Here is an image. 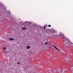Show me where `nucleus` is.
<instances>
[{
    "label": "nucleus",
    "mask_w": 73,
    "mask_h": 73,
    "mask_svg": "<svg viewBox=\"0 0 73 73\" xmlns=\"http://www.w3.org/2000/svg\"><path fill=\"white\" fill-rule=\"evenodd\" d=\"M59 36L60 37H62V38H64V40H68V38L65 37V36H64V35L63 34H59Z\"/></svg>",
    "instance_id": "f257e3e1"
},
{
    "label": "nucleus",
    "mask_w": 73,
    "mask_h": 73,
    "mask_svg": "<svg viewBox=\"0 0 73 73\" xmlns=\"http://www.w3.org/2000/svg\"><path fill=\"white\" fill-rule=\"evenodd\" d=\"M26 48L27 49H30V48H31V47L29 46H27Z\"/></svg>",
    "instance_id": "f03ea898"
},
{
    "label": "nucleus",
    "mask_w": 73,
    "mask_h": 73,
    "mask_svg": "<svg viewBox=\"0 0 73 73\" xmlns=\"http://www.w3.org/2000/svg\"><path fill=\"white\" fill-rule=\"evenodd\" d=\"M52 46H53L56 49H57V50H59V49H58V48H57L56 47V46H54V45H52Z\"/></svg>",
    "instance_id": "7ed1b4c3"
},
{
    "label": "nucleus",
    "mask_w": 73,
    "mask_h": 73,
    "mask_svg": "<svg viewBox=\"0 0 73 73\" xmlns=\"http://www.w3.org/2000/svg\"><path fill=\"white\" fill-rule=\"evenodd\" d=\"M9 40H11V41H12V40H14V39H13V38H9Z\"/></svg>",
    "instance_id": "20e7f679"
},
{
    "label": "nucleus",
    "mask_w": 73,
    "mask_h": 73,
    "mask_svg": "<svg viewBox=\"0 0 73 73\" xmlns=\"http://www.w3.org/2000/svg\"><path fill=\"white\" fill-rule=\"evenodd\" d=\"M44 44L45 45H47V44H48V42H45Z\"/></svg>",
    "instance_id": "39448f33"
},
{
    "label": "nucleus",
    "mask_w": 73,
    "mask_h": 73,
    "mask_svg": "<svg viewBox=\"0 0 73 73\" xmlns=\"http://www.w3.org/2000/svg\"><path fill=\"white\" fill-rule=\"evenodd\" d=\"M48 27H51V25H48Z\"/></svg>",
    "instance_id": "423d86ee"
},
{
    "label": "nucleus",
    "mask_w": 73,
    "mask_h": 73,
    "mask_svg": "<svg viewBox=\"0 0 73 73\" xmlns=\"http://www.w3.org/2000/svg\"><path fill=\"white\" fill-rule=\"evenodd\" d=\"M3 49H4V50H6V48H5V47H4L3 48Z\"/></svg>",
    "instance_id": "0eeeda50"
},
{
    "label": "nucleus",
    "mask_w": 73,
    "mask_h": 73,
    "mask_svg": "<svg viewBox=\"0 0 73 73\" xmlns=\"http://www.w3.org/2000/svg\"><path fill=\"white\" fill-rule=\"evenodd\" d=\"M22 29H26V28L25 27H23V28H22Z\"/></svg>",
    "instance_id": "6e6552de"
},
{
    "label": "nucleus",
    "mask_w": 73,
    "mask_h": 73,
    "mask_svg": "<svg viewBox=\"0 0 73 73\" xmlns=\"http://www.w3.org/2000/svg\"><path fill=\"white\" fill-rule=\"evenodd\" d=\"M17 64H18V65H20V64L19 62H18L17 63Z\"/></svg>",
    "instance_id": "1a4fd4ad"
},
{
    "label": "nucleus",
    "mask_w": 73,
    "mask_h": 73,
    "mask_svg": "<svg viewBox=\"0 0 73 73\" xmlns=\"http://www.w3.org/2000/svg\"><path fill=\"white\" fill-rule=\"evenodd\" d=\"M70 45H71V44H72L71 42H70Z\"/></svg>",
    "instance_id": "9d476101"
},
{
    "label": "nucleus",
    "mask_w": 73,
    "mask_h": 73,
    "mask_svg": "<svg viewBox=\"0 0 73 73\" xmlns=\"http://www.w3.org/2000/svg\"><path fill=\"white\" fill-rule=\"evenodd\" d=\"M44 29H45V26H44Z\"/></svg>",
    "instance_id": "9b49d317"
},
{
    "label": "nucleus",
    "mask_w": 73,
    "mask_h": 73,
    "mask_svg": "<svg viewBox=\"0 0 73 73\" xmlns=\"http://www.w3.org/2000/svg\"><path fill=\"white\" fill-rule=\"evenodd\" d=\"M56 36L57 37H58V35H56Z\"/></svg>",
    "instance_id": "f8f14e48"
},
{
    "label": "nucleus",
    "mask_w": 73,
    "mask_h": 73,
    "mask_svg": "<svg viewBox=\"0 0 73 73\" xmlns=\"http://www.w3.org/2000/svg\"><path fill=\"white\" fill-rule=\"evenodd\" d=\"M49 69H50V68H49Z\"/></svg>",
    "instance_id": "ddd939ff"
}]
</instances>
